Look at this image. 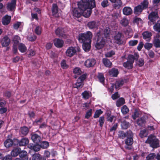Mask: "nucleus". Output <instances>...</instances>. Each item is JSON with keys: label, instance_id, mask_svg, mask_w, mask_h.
Here are the masks:
<instances>
[{"label": "nucleus", "instance_id": "nucleus-41", "mask_svg": "<svg viewBox=\"0 0 160 160\" xmlns=\"http://www.w3.org/2000/svg\"><path fill=\"white\" fill-rule=\"evenodd\" d=\"M154 45L156 48H159L160 47V40L157 38H155L153 42Z\"/></svg>", "mask_w": 160, "mask_h": 160}, {"label": "nucleus", "instance_id": "nucleus-24", "mask_svg": "<svg viewBox=\"0 0 160 160\" xmlns=\"http://www.w3.org/2000/svg\"><path fill=\"white\" fill-rule=\"evenodd\" d=\"M109 74L113 77H117L118 74V71L117 69L112 68L109 70L108 72Z\"/></svg>", "mask_w": 160, "mask_h": 160}, {"label": "nucleus", "instance_id": "nucleus-21", "mask_svg": "<svg viewBox=\"0 0 160 160\" xmlns=\"http://www.w3.org/2000/svg\"><path fill=\"white\" fill-rule=\"evenodd\" d=\"M20 156L22 160H28V157L27 152L25 151H21L19 153Z\"/></svg>", "mask_w": 160, "mask_h": 160}, {"label": "nucleus", "instance_id": "nucleus-48", "mask_svg": "<svg viewBox=\"0 0 160 160\" xmlns=\"http://www.w3.org/2000/svg\"><path fill=\"white\" fill-rule=\"evenodd\" d=\"M148 2L147 0H144L141 3V5L142 7V9H146L148 6Z\"/></svg>", "mask_w": 160, "mask_h": 160}, {"label": "nucleus", "instance_id": "nucleus-59", "mask_svg": "<svg viewBox=\"0 0 160 160\" xmlns=\"http://www.w3.org/2000/svg\"><path fill=\"white\" fill-rule=\"evenodd\" d=\"M61 65L62 68L63 69H66L68 67V66L67 65L65 60H63L61 61Z\"/></svg>", "mask_w": 160, "mask_h": 160}, {"label": "nucleus", "instance_id": "nucleus-64", "mask_svg": "<svg viewBox=\"0 0 160 160\" xmlns=\"http://www.w3.org/2000/svg\"><path fill=\"white\" fill-rule=\"evenodd\" d=\"M137 64L140 67L142 66L144 64V61L142 59H139L137 62Z\"/></svg>", "mask_w": 160, "mask_h": 160}, {"label": "nucleus", "instance_id": "nucleus-46", "mask_svg": "<svg viewBox=\"0 0 160 160\" xmlns=\"http://www.w3.org/2000/svg\"><path fill=\"white\" fill-rule=\"evenodd\" d=\"M156 156V154L155 153H151L149 154L146 157L147 160H152Z\"/></svg>", "mask_w": 160, "mask_h": 160}, {"label": "nucleus", "instance_id": "nucleus-15", "mask_svg": "<svg viewBox=\"0 0 160 160\" xmlns=\"http://www.w3.org/2000/svg\"><path fill=\"white\" fill-rule=\"evenodd\" d=\"M142 34L144 39L148 42L150 41L152 36V34L150 32L148 31H145L143 32Z\"/></svg>", "mask_w": 160, "mask_h": 160}, {"label": "nucleus", "instance_id": "nucleus-50", "mask_svg": "<svg viewBox=\"0 0 160 160\" xmlns=\"http://www.w3.org/2000/svg\"><path fill=\"white\" fill-rule=\"evenodd\" d=\"M138 42V40H131L128 42V44L130 46H134L136 45Z\"/></svg>", "mask_w": 160, "mask_h": 160}, {"label": "nucleus", "instance_id": "nucleus-38", "mask_svg": "<svg viewBox=\"0 0 160 160\" xmlns=\"http://www.w3.org/2000/svg\"><path fill=\"white\" fill-rule=\"evenodd\" d=\"M23 24L21 22H15L13 25V28L15 29H18L19 28L22 27Z\"/></svg>", "mask_w": 160, "mask_h": 160}, {"label": "nucleus", "instance_id": "nucleus-31", "mask_svg": "<svg viewBox=\"0 0 160 160\" xmlns=\"http://www.w3.org/2000/svg\"><path fill=\"white\" fill-rule=\"evenodd\" d=\"M73 73L75 75V78H77V76L76 75L81 74L82 73V72L80 68L77 67L73 69Z\"/></svg>", "mask_w": 160, "mask_h": 160}, {"label": "nucleus", "instance_id": "nucleus-30", "mask_svg": "<svg viewBox=\"0 0 160 160\" xmlns=\"http://www.w3.org/2000/svg\"><path fill=\"white\" fill-rule=\"evenodd\" d=\"M21 149L20 148H16L13 149L11 152V155L14 157L17 156L20 153Z\"/></svg>", "mask_w": 160, "mask_h": 160}, {"label": "nucleus", "instance_id": "nucleus-58", "mask_svg": "<svg viewBox=\"0 0 160 160\" xmlns=\"http://www.w3.org/2000/svg\"><path fill=\"white\" fill-rule=\"evenodd\" d=\"M152 44L151 43H146L144 45L145 48L148 50H149L152 48Z\"/></svg>", "mask_w": 160, "mask_h": 160}, {"label": "nucleus", "instance_id": "nucleus-32", "mask_svg": "<svg viewBox=\"0 0 160 160\" xmlns=\"http://www.w3.org/2000/svg\"><path fill=\"white\" fill-rule=\"evenodd\" d=\"M125 103V100L124 98H121L118 100L116 102V105L118 107H120L124 104Z\"/></svg>", "mask_w": 160, "mask_h": 160}, {"label": "nucleus", "instance_id": "nucleus-9", "mask_svg": "<svg viewBox=\"0 0 160 160\" xmlns=\"http://www.w3.org/2000/svg\"><path fill=\"white\" fill-rule=\"evenodd\" d=\"M133 141L132 138L131 137L128 138L125 140V143L126 145L125 148L128 150H130L132 149L131 146L133 143Z\"/></svg>", "mask_w": 160, "mask_h": 160}, {"label": "nucleus", "instance_id": "nucleus-10", "mask_svg": "<svg viewBox=\"0 0 160 160\" xmlns=\"http://www.w3.org/2000/svg\"><path fill=\"white\" fill-rule=\"evenodd\" d=\"M158 12L157 10L154 12H152L148 16L149 19L152 22H154L156 21L158 18Z\"/></svg>", "mask_w": 160, "mask_h": 160}, {"label": "nucleus", "instance_id": "nucleus-3", "mask_svg": "<svg viewBox=\"0 0 160 160\" xmlns=\"http://www.w3.org/2000/svg\"><path fill=\"white\" fill-rule=\"evenodd\" d=\"M138 58V53H135L134 55H129L128 57L127 62L123 63V66L128 69H131L133 67V63L135 60L137 59Z\"/></svg>", "mask_w": 160, "mask_h": 160}, {"label": "nucleus", "instance_id": "nucleus-6", "mask_svg": "<svg viewBox=\"0 0 160 160\" xmlns=\"http://www.w3.org/2000/svg\"><path fill=\"white\" fill-rule=\"evenodd\" d=\"M78 51H79L78 48L70 47L67 50L66 54L67 56L71 57L74 56Z\"/></svg>", "mask_w": 160, "mask_h": 160}, {"label": "nucleus", "instance_id": "nucleus-49", "mask_svg": "<svg viewBox=\"0 0 160 160\" xmlns=\"http://www.w3.org/2000/svg\"><path fill=\"white\" fill-rule=\"evenodd\" d=\"M145 122V120L143 118L138 119L137 121V124L140 126H142L144 124Z\"/></svg>", "mask_w": 160, "mask_h": 160}, {"label": "nucleus", "instance_id": "nucleus-16", "mask_svg": "<svg viewBox=\"0 0 160 160\" xmlns=\"http://www.w3.org/2000/svg\"><path fill=\"white\" fill-rule=\"evenodd\" d=\"M31 139L34 143L37 144L40 142L41 139V137L36 134H32Z\"/></svg>", "mask_w": 160, "mask_h": 160}, {"label": "nucleus", "instance_id": "nucleus-37", "mask_svg": "<svg viewBox=\"0 0 160 160\" xmlns=\"http://www.w3.org/2000/svg\"><path fill=\"white\" fill-rule=\"evenodd\" d=\"M83 85V82L80 80L79 81L78 79L76 83L73 85V87L74 88H79L82 87Z\"/></svg>", "mask_w": 160, "mask_h": 160}, {"label": "nucleus", "instance_id": "nucleus-23", "mask_svg": "<svg viewBox=\"0 0 160 160\" xmlns=\"http://www.w3.org/2000/svg\"><path fill=\"white\" fill-rule=\"evenodd\" d=\"M29 143V140L26 138H22L19 142L18 143L20 146H24L27 145Z\"/></svg>", "mask_w": 160, "mask_h": 160}, {"label": "nucleus", "instance_id": "nucleus-63", "mask_svg": "<svg viewBox=\"0 0 160 160\" xmlns=\"http://www.w3.org/2000/svg\"><path fill=\"white\" fill-rule=\"evenodd\" d=\"M40 148L41 147L38 144H34V147L32 150H33L35 152H38L40 150Z\"/></svg>", "mask_w": 160, "mask_h": 160}, {"label": "nucleus", "instance_id": "nucleus-53", "mask_svg": "<svg viewBox=\"0 0 160 160\" xmlns=\"http://www.w3.org/2000/svg\"><path fill=\"white\" fill-rule=\"evenodd\" d=\"M115 54L114 51L112 50L107 52L105 53V55L106 57H111Z\"/></svg>", "mask_w": 160, "mask_h": 160}, {"label": "nucleus", "instance_id": "nucleus-2", "mask_svg": "<svg viewBox=\"0 0 160 160\" xmlns=\"http://www.w3.org/2000/svg\"><path fill=\"white\" fill-rule=\"evenodd\" d=\"M96 38L97 42L95 45V47L97 49H101L104 47L105 44L106 38L103 35H102L101 31L97 33Z\"/></svg>", "mask_w": 160, "mask_h": 160}, {"label": "nucleus", "instance_id": "nucleus-61", "mask_svg": "<svg viewBox=\"0 0 160 160\" xmlns=\"http://www.w3.org/2000/svg\"><path fill=\"white\" fill-rule=\"evenodd\" d=\"M115 117L113 115H108L107 118V120L110 122H112Z\"/></svg>", "mask_w": 160, "mask_h": 160}, {"label": "nucleus", "instance_id": "nucleus-28", "mask_svg": "<svg viewBox=\"0 0 160 160\" xmlns=\"http://www.w3.org/2000/svg\"><path fill=\"white\" fill-rule=\"evenodd\" d=\"M13 141L11 139H7L4 142V145L6 148H8L13 144Z\"/></svg>", "mask_w": 160, "mask_h": 160}, {"label": "nucleus", "instance_id": "nucleus-60", "mask_svg": "<svg viewBox=\"0 0 160 160\" xmlns=\"http://www.w3.org/2000/svg\"><path fill=\"white\" fill-rule=\"evenodd\" d=\"M108 3V2L107 0H104L102 2L101 5L103 8H105L109 5Z\"/></svg>", "mask_w": 160, "mask_h": 160}, {"label": "nucleus", "instance_id": "nucleus-62", "mask_svg": "<svg viewBox=\"0 0 160 160\" xmlns=\"http://www.w3.org/2000/svg\"><path fill=\"white\" fill-rule=\"evenodd\" d=\"M125 134L126 135V137L129 138L131 137L132 138L133 137V133L131 130H128V131Z\"/></svg>", "mask_w": 160, "mask_h": 160}, {"label": "nucleus", "instance_id": "nucleus-13", "mask_svg": "<svg viewBox=\"0 0 160 160\" xmlns=\"http://www.w3.org/2000/svg\"><path fill=\"white\" fill-rule=\"evenodd\" d=\"M52 12L53 15L55 17H58L60 15L59 12L58 7L56 4H52Z\"/></svg>", "mask_w": 160, "mask_h": 160}, {"label": "nucleus", "instance_id": "nucleus-1", "mask_svg": "<svg viewBox=\"0 0 160 160\" xmlns=\"http://www.w3.org/2000/svg\"><path fill=\"white\" fill-rule=\"evenodd\" d=\"M78 8H75L73 10V16L77 18L80 17L82 15L86 18L90 15L92 9L95 6L94 0H81L78 3Z\"/></svg>", "mask_w": 160, "mask_h": 160}, {"label": "nucleus", "instance_id": "nucleus-12", "mask_svg": "<svg viewBox=\"0 0 160 160\" xmlns=\"http://www.w3.org/2000/svg\"><path fill=\"white\" fill-rule=\"evenodd\" d=\"M96 63V61L93 59H89L87 60L84 63L85 66L89 68L93 66Z\"/></svg>", "mask_w": 160, "mask_h": 160}, {"label": "nucleus", "instance_id": "nucleus-36", "mask_svg": "<svg viewBox=\"0 0 160 160\" xmlns=\"http://www.w3.org/2000/svg\"><path fill=\"white\" fill-rule=\"evenodd\" d=\"M121 126L122 129H127L128 127L129 123L126 121L122 120L121 121Z\"/></svg>", "mask_w": 160, "mask_h": 160}, {"label": "nucleus", "instance_id": "nucleus-19", "mask_svg": "<svg viewBox=\"0 0 160 160\" xmlns=\"http://www.w3.org/2000/svg\"><path fill=\"white\" fill-rule=\"evenodd\" d=\"M53 43L55 46L58 48L62 47L63 44V42L62 40L58 38L54 40Z\"/></svg>", "mask_w": 160, "mask_h": 160}, {"label": "nucleus", "instance_id": "nucleus-27", "mask_svg": "<svg viewBox=\"0 0 160 160\" xmlns=\"http://www.w3.org/2000/svg\"><path fill=\"white\" fill-rule=\"evenodd\" d=\"M18 48L19 51L22 53L25 52L27 49L25 45L22 43L18 44Z\"/></svg>", "mask_w": 160, "mask_h": 160}, {"label": "nucleus", "instance_id": "nucleus-7", "mask_svg": "<svg viewBox=\"0 0 160 160\" xmlns=\"http://www.w3.org/2000/svg\"><path fill=\"white\" fill-rule=\"evenodd\" d=\"M122 34L121 33L118 32L116 33L113 37L114 42L118 45L122 44L123 41L122 40Z\"/></svg>", "mask_w": 160, "mask_h": 160}, {"label": "nucleus", "instance_id": "nucleus-18", "mask_svg": "<svg viewBox=\"0 0 160 160\" xmlns=\"http://www.w3.org/2000/svg\"><path fill=\"white\" fill-rule=\"evenodd\" d=\"M11 17L8 15H6L2 18V23L4 25H7L11 21Z\"/></svg>", "mask_w": 160, "mask_h": 160}, {"label": "nucleus", "instance_id": "nucleus-55", "mask_svg": "<svg viewBox=\"0 0 160 160\" xmlns=\"http://www.w3.org/2000/svg\"><path fill=\"white\" fill-rule=\"evenodd\" d=\"M63 29L62 28H58L55 31V33L57 35L59 36H62V34Z\"/></svg>", "mask_w": 160, "mask_h": 160}, {"label": "nucleus", "instance_id": "nucleus-42", "mask_svg": "<svg viewBox=\"0 0 160 160\" xmlns=\"http://www.w3.org/2000/svg\"><path fill=\"white\" fill-rule=\"evenodd\" d=\"M121 112L123 115H125L129 112L128 107L125 105L123 106L121 108Z\"/></svg>", "mask_w": 160, "mask_h": 160}, {"label": "nucleus", "instance_id": "nucleus-17", "mask_svg": "<svg viewBox=\"0 0 160 160\" xmlns=\"http://www.w3.org/2000/svg\"><path fill=\"white\" fill-rule=\"evenodd\" d=\"M32 160H46V159L39 153H35L32 156Z\"/></svg>", "mask_w": 160, "mask_h": 160}, {"label": "nucleus", "instance_id": "nucleus-8", "mask_svg": "<svg viewBox=\"0 0 160 160\" xmlns=\"http://www.w3.org/2000/svg\"><path fill=\"white\" fill-rule=\"evenodd\" d=\"M16 6V0H12L11 2L7 4L6 8L8 10L13 11L15 10Z\"/></svg>", "mask_w": 160, "mask_h": 160}, {"label": "nucleus", "instance_id": "nucleus-11", "mask_svg": "<svg viewBox=\"0 0 160 160\" xmlns=\"http://www.w3.org/2000/svg\"><path fill=\"white\" fill-rule=\"evenodd\" d=\"M11 42L9 38L7 36H4L1 40V43L3 47H6L9 45Z\"/></svg>", "mask_w": 160, "mask_h": 160}, {"label": "nucleus", "instance_id": "nucleus-45", "mask_svg": "<svg viewBox=\"0 0 160 160\" xmlns=\"http://www.w3.org/2000/svg\"><path fill=\"white\" fill-rule=\"evenodd\" d=\"M97 77L101 83L102 84L104 83L105 78L102 73H98Z\"/></svg>", "mask_w": 160, "mask_h": 160}, {"label": "nucleus", "instance_id": "nucleus-52", "mask_svg": "<svg viewBox=\"0 0 160 160\" xmlns=\"http://www.w3.org/2000/svg\"><path fill=\"white\" fill-rule=\"evenodd\" d=\"M40 146L43 148H47L49 146V143L48 142L43 141L41 143Z\"/></svg>", "mask_w": 160, "mask_h": 160}, {"label": "nucleus", "instance_id": "nucleus-20", "mask_svg": "<svg viewBox=\"0 0 160 160\" xmlns=\"http://www.w3.org/2000/svg\"><path fill=\"white\" fill-rule=\"evenodd\" d=\"M123 13L124 15H129L131 14L132 11L131 8L128 7H125L122 9Z\"/></svg>", "mask_w": 160, "mask_h": 160}, {"label": "nucleus", "instance_id": "nucleus-22", "mask_svg": "<svg viewBox=\"0 0 160 160\" xmlns=\"http://www.w3.org/2000/svg\"><path fill=\"white\" fill-rule=\"evenodd\" d=\"M91 42H83L82 44V48L86 52H88L90 49Z\"/></svg>", "mask_w": 160, "mask_h": 160}, {"label": "nucleus", "instance_id": "nucleus-34", "mask_svg": "<svg viewBox=\"0 0 160 160\" xmlns=\"http://www.w3.org/2000/svg\"><path fill=\"white\" fill-rule=\"evenodd\" d=\"M120 23L122 26L125 27L128 26L129 24V21L126 18H124L121 20Z\"/></svg>", "mask_w": 160, "mask_h": 160}, {"label": "nucleus", "instance_id": "nucleus-29", "mask_svg": "<svg viewBox=\"0 0 160 160\" xmlns=\"http://www.w3.org/2000/svg\"><path fill=\"white\" fill-rule=\"evenodd\" d=\"M143 10L142 8L141 5H138L135 7L134 9V13L136 14H140Z\"/></svg>", "mask_w": 160, "mask_h": 160}, {"label": "nucleus", "instance_id": "nucleus-57", "mask_svg": "<svg viewBox=\"0 0 160 160\" xmlns=\"http://www.w3.org/2000/svg\"><path fill=\"white\" fill-rule=\"evenodd\" d=\"M35 32L37 35L40 34L41 32V28L39 26L36 27L35 29Z\"/></svg>", "mask_w": 160, "mask_h": 160}, {"label": "nucleus", "instance_id": "nucleus-56", "mask_svg": "<svg viewBox=\"0 0 160 160\" xmlns=\"http://www.w3.org/2000/svg\"><path fill=\"white\" fill-rule=\"evenodd\" d=\"M105 121L104 118L103 116H102L99 118L98 122L99 123V126L101 127L103 126Z\"/></svg>", "mask_w": 160, "mask_h": 160}, {"label": "nucleus", "instance_id": "nucleus-43", "mask_svg": "<svg viewBox=\"0 0 160 160\" xmlns=\"http://www.w3.org/2000/svg\"><path fill=\"white\" fill-rule=\"evenodd\" d=\"M21 39L19 37L18 35H15L14 36L13 38V44L18 45L19 42L20 41Z\"/></svg>", "mask_w": 160, "mask_h": 160}, {"label": "nucleus", "instance_id": "nucleus-4", "mask_svg": "<svg viewBox=\"0 0 160 160\" xmlns=\"http://www.w3.org/2000/svg\"><path fill=\"white\" fill-rule=\"evenodd\" d=\"M92 34L90 31H88L86 33H81L78 35V40L81 43L86 42H91V38Z\"/></svg>", "mask_w": 160, "mask_h": 160}, {"label": "nucleus", "instance_id": "nucleus-14", "mask_svg": "<svg viewBox=\"0 0 160 160\" xmlns=\"http://www.w3.org/2000/svg\"><path fill=\"white\" fill-rule=\"evenodd\" d=\"M99 23L98 22L91 21L88 22V26L90 29H93L98 28Z\"/></svg>", "mask_w": 160, "mask_h": 160}, {"label": "nucleus", "instance_id": "nucleus-5", "mask_svg": "<svg viewBox=\"0 0 160 160\" xmlns=\"http://www.w3.org/2000/svg\"><path fill=\"white\" fill-rule=\"evenodd\" d=\"M145 142L149 143L150 146L153 148H157L159 146V140L153 135L149 136Z\"/></svg>", "mask_w": 160, "mask_h": 160}, {"label": "nucleus", "instance_id": "nucleus-25", "mask_svg": "<svg viewBox=\"0 0 160 160\" xmlns=\"http://www.w3.org/2000/svg\"><path fill=\"white\" fill-rule=\"evenodd\" d=\"M122 4L121 0H117L114 3L113 7L116 9H119L122 6Z\"/></svg>", "mask_w": 160, "mask_h": 160}, {"label": "nucleus", "instance_id": "nucleus-39", "mask_svg": "<svg viewBox=\"0 0 160 160\" xmlns=\"http://www.w3.org/2000/svg\"><path fill=\"white\" fill-rule=\"evenodd\" d=\"M101 31V33H102V31H100V32ZM104 35L103 36L105 37V38H106L107 37H108L109 34L110 33V28L108 27H106L104 30ZM102 34V33H101Z\"/></svg>", "mask_w": 160, "mask_h": 160}, {"label": "nucleus", "instance_id": "nucleus-51", "mask_svg": "<svg viewBox=\"0 0 160 160\" xmlns=\"http://www.w3.org/2000/svg\"><path fill=\"white\" fill-rule=\"evenodd\" d=\"M102 113V112L101 109L97 110L95 113L93 117L94 118H97L100 116Z\"/></svg>", "mask_w": 160, "mask_h": 160}, {"label": "nucleus", "instance_id": "nucleus-40", "mask_svg": "<svg viewBox=\"0 0 160 160\" xmlns=\"http://www.w3.org/2000/svg\"><path fill=\"white\" fill-rule=\"evenodd\" d=\"M82 95L83 98L85 99H88L91 97V93L88 91H85L82 93Z\"/></svg>", "mask_w": 160, "mask_h": 160}, {"label": "nucleus", "instance_id": "nucleus-54", "mask_svg": "<svg viewBox=\"0 0 160 160\" xmlns=\"http://www.w3.org/2000/svg\"><path fill=\"white\" fill-rule=\"evenodd\" d=\"M118 136L119 138L122 139L126 137L125 133L122 131H119L118 132Z\"/></svg>", "mask_w": 160, "mask_h": 160}, {"label": "nucleus", "instance_id": "nucleus-47", "mask_svg": "<svg viewBox=\"0 0 160 160\" xmlns=\"http://www.w3.org/2000/svg\"><path fill=\"white\" fill-rule=\"evenodd\" d=\"M146 129H144L140 131L139 133V136L141 138L146 137L148 135Z\"/></svg>", "mask_w": 160, "mask_h": 160}, {"label": "nucleus", "instance_id": "nucleus-44", "mask_svg": "<svg viewBox=\"0 0 160 160\" xmlns=\"http://www.w3.org/2000/svg\"><path fill=\"white\" fill-rule=\"evenodd\" d=\"M28 131L29 130L27 127H24L21 128V132L23 135H27Z\"/></svg>", "mask_w": 160, "mask_h": 160}, {"label": "nucleus", "instance_id": "nucleus-26", "mask_svg": "<svg viewBox=\"0 0 160 160\" xmlns=\"http://www.w3.org/2000/svg\"><path fill=\"white\" fill-rule=\"evenodd\" d=\"M102 62L104 65L106 67L110 68L112 65V62L107 58H103L102 59Z\"/></svg>", "mask_w": 160, "mask_h": 160}, {"label": "nucleus", "instance_id": "nucleus-35", "mask_svg": "<svg viewBox=\"0 0 160 160\" xmlns=\"http://www.w3.org/2000/svg\"><path fill=\"white\" fill-rule=\"evenodd\" d=\"M124 83V81L123 80H118L116 82L115 86L116 89H118L119 88L122 86Z\"/></svg>", "mask_w": 160, "mask_h": 160}, {"label": "nucleus", "instance_id": "nucleus-33", "mask_svg": "<svg viewBox=\"0 0 160 160\" xmlns=\"http://www.w3.org/2000/svg\"><path fill=\"white\" fill-rule=\"evenodd\" d=\"M153 29L155 31L160 32V20L158 21L153 26Z\"/></svg>", "mask_w": 160, "mask_h": 160}]
</instances>
